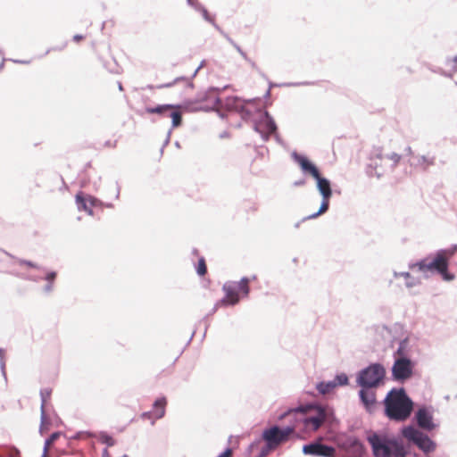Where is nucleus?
<instances>
[{
	"instance_id": "1",
	"label": "nucleus",
	"mask_w": 457,
	"mask_h": 457,
	"mask_svg": "<svg viewBox=\"0 0 457 457\" xmlns=\"http://www.w3.org/2000/svg\"><path fill=\"white\" fill-rule=\"evenodd\" d=\"M385 414L395 421L406 420L413 409V403L404 389H392L384 400Z\"/></svg>"
},
{
	"instance_id": "2",
	"label": "nucleus",
	"mask_w": 457,
	"mask_h": 457,
	"mask_svg": "<svg viewBox=\"0 0 457 457\" xmlns=\"http://www.w3.org/2000/svg\"><path fill=\"white\" fill-rule=\"evenodd\" d=\"M453 255V253L448 251H440L434 257H428L415 263L411 268H418L423 273H438L445 280H453V275L447 272L448 262Z\"/></svg>"
},
{
	"instance_id": "3",
	"label": "nucleus",
	"mask_w": 457,
	"mask_h": 457,
	"mask_svg": "<svg viewBox=\"0 0 457 457\" xmlns=\"http://www.w3.org/2000/svg\"><path fill=\"white\" fill-rule=\"evenodd\" d=\"M375 457H400L403 453V444L396 438H389L376 433L368 436Z\"/></svg>"
},
{
	"instance_id": "4",
	"label": "nucleus",
	"mask_w": 457,
	"mask_h": 457,
	"mask_svg": "<svg viewBox=\"0 0 457 457\" xmlns=\"http://www.w3.org/2000/svg\"><path fill=\"white\" fill-rule=\"evenodd\" d=\"M291 412H300L304 415L302 421L304 428L308 431H316L328 420L329 411L327 408L315 405H306L289 411Z\"/></svg>"
},
{
	"instance_id": "5",
	"label": "nucleus",
	"mask_w": 457,
	"mask_h": 457,
	"mask_svg": "<svg viewBox=\"0 0 457 457\" xmlns=\"http://www.w3.org/2000/svg\"><path fill=\"white\" fill-rule=\"evenodd\" d=\"M294 431L295 428L291 427L280 428L274 426L265 429L262 432V439L266 442L264 448L270 452L276 450L281 444L286 443L289 439Z\"/></svg>"
},
{
	"instance_id": "6",
	"label": "nucleus",
	"mask_w": 457,
	"mask_h": 457,
	"mask_svg": "<svg viewBox=\"0 0 457 457\" xmlns=\"http://www.w3.org/2000/svg\"><path fill=\"white\" fill-rule=\"evenodd\" d=\"M405 342H402L395 353V361L392 368V375L395 380L403 381L412 375V363L404 357Z\"/></svg>"
},
{
	"instance_id": "7",
	"label": "nucleus",
	"mask_w": 457,
	"mask_h": 457,
	"mask_svg": "<svg viewBox=\"0 0 457 457\" xmlns=\"http://www.w3.org/2000/svg\"><path fill=\"white\" fill-rule=\"evenodd\" d=\"M385 374L386 370L381 364H371L360 372L357 381L362 387H376L382 381Z\"/></svg>"
},
{
	"instance_id": "8",
	"label": "nucleus",
	"mask_w": 457,
	"mask_h": 457,
	"mask_svg": "<svg viewBox=\"0 0 457 457\" xmlns=\"http://www.w3.org/2000/svg\"><path fill=\"white\" fill-rule=\"evenodd\" d=\"M402 434L403 437L411 441L425 453H430L435 450V443L427 435L411 426L403 428Z\"/></svg>"
},
{
	"instance_id": "9",
	"label": "nucleus",
	"mask_w": 457,
	"mask_h": 457,
	"mask_svg": "<svg viewBox=\"0 0 457 457\" xmlns=\"http://www.w3.org/2000/svg\"><path fill=\"white\" fill-rule=\"evenodd\" d=\"M219 93L218 89L210 88L200 93L195 103L199 104L200 109L205 111L218 109L220 106Z\"/></svg>"
},
{
	"instance_id": "10",
	"label": "nucleus",
	"mask_w": 457,
	"mask_h": 457,
	"mask_svg": "<svg viewBox=\"0 0 457 457\" xmlns=\"http://www.w3.org/2000/svg\"><path fill=\"white\" fill-rule=\"evenodd\" d=\"M315 179L317 181V187L322 195V203L319 211L316 213L311 215L310 218H316L319 215L326 212L328 209L329 199L332 195L330 183L327 179L322 178L320 174L318 178H315Z\"/></svg>"
},
{
	"instance_id": "11",
	"label": "nucleus",
	"mask_w": 457,
	"mask_h": 457,
	"mask_svg": "<svg viewBox=\"0 0 457 457\" xmlns=\"http://www.w3.org/2000/svg\"><path fill=\"white\" fill-rule=\"evenodd\" d=\"M406 151L410 165L417 170H427L435 163V157L430 154H416L410 146L406 148Z\"/></svg>"
},
{
	"instance_id": "12",
	"label": "nucleus",
	"mask_w": 457,
	"mask_h": 457,
	"mask_svg": "<svg viewBox=\"0 0 457 457\" xmlns=\"http://www.w3.org/2000/svg\"><path fill=\"white\" fill-rule=\"evenodd\" d=\"M145 111L150 114H165L168 111H170V116L172 119V126L177 128L181 125L182 114L178 106L163 104L156 107H147Z\"/></svg>"
},
{
	"instance_id": "13",
	"label": "nucleus",
	"mask_w": 457,
	"mask_h": 457,
	"mask_svg": "<svg viewBox=\"0 0 457 457\" xmlns=\"http://www.w3.org/2000/svg\"><path fill=\"white\" fill-rule=\"evenodd\" d=\"M225 295L224 297L217 302L215 308H219L226 305H235L239 302V293L236 282H227L222 287Z\"/></svg>"
},
{
	"instance_id": "14",
	"label": "nucleus",
	"mask_w": 457,
	"mask_h": 457,
	"mask_svg": "<svg viewBox=\"0 0 457 457\" xmlns=\"http://www.w3.org/2000/svg\"><path fill=\"white\" fill-rule=\"evenodd\" d=\"M304 454L318 456V457H335L336 450L332 446L323 445L320 442L305 445L303 447Z\"/></svg>"
},
{
	"instance_id": "15",
	"label": "nucleus",
	"mask_w": 457,
	"mask_h": 457,
	"mask_svg": "<svg viewBox=\"0 0 457 457\" xmlns=\"http://www.w3.org/2000/svg\"><path fill=\"white\" fill-rule=\"evenodd\" d=\"M293 158L295 162L300 166L303 173L311 175L312 178H318L320 174L318 168L308 160L307 157L294 154Z\"/></svg>"
},
{
	"instance_id": "16",
	"label": "nucleus",
	"mask_w": 457,
	"mask_h": 457,
	"mask_svg": "<svg viewBox=\"0 0 457 457\" xmlns=\"http://www.w3.org/2000/svg\"><path fill=\"white\" fill-rule=\"evenodd\" d=\"M416 420L419 427L423 429L431 430L435 428L432 416L425 408H421L417 411Z\"/></svg>"
},
{
	"instance_id": "17",
	"label": "nucleus",
	"mask_w": 457,
	"mask_h": 457,
	"mask_svg": "<svg viewBox=\"0 0 457 457\" xmlns=\"http://www.w3.org/2000/svg\"><path fill=\"white\" fill-rule=\"evenodd\" d=\"M360 397L368 410H371L376 403V393L371 388L363 387L360 391Z\"/></svg>"
},
{
	"instance_id": "18",
	"label": "nucleus",
	"mask_w": 457,
	"mask_h": 457,
	"mask_svg": "<svg viewBox=\"0 0 457 457\" xmlns=\"http://www.w3.org/2000/svg\"><path fill=\"white\" fill-rule=\"evenodd\" d=\"M167 400L165 397L158 398L153 404V416L154 420H159L165 414Z\"/></svg>"
},
{
	"instance_id": "19",
	"label": "nucleus",
	"mask_w": 457,
	"mask_h": 457,
	"mask_svg": "<svg viewBox=\"0 0 457 457\" xmlns=\"http://www.w3.org/2000/svg\"><path fill=\"white\" fill-rule=\"evenodd\" d=\"M346 451L351 454L361 457L364 454L365 448L360 441L353 439L350 442L349 446L346 448Z\"/></svg>"
},
{
	"instance_id": "20",
	"label": "nucleus",
	"mask_w": 457,
	"mask_h": 457,
	"mask_svg": "<svg viewBox=\"0 0 457 457\" xmlns=\"http://www.w3.org/2000/svg\"><path fill=\"white\" fill-rule=\"evenodd\" d=\"M336 386L337 383L334 381L321 382L317 386V389L320 394L326 395L329 394Z\"/></svg>"
},
{
	"instance_id": "21",
	"label": "nucleus",
	"mask_w": 457,
	"mask_h": 457,
	"mask_svg": "<svg viewBox=\"0 0 457 457\" xmlns=\"http://www.w3.org/2000/svg\"><path fill=\"white\" fill-rule=\"evenodd\" d=\"M237 286L238 293L241 292L244 295H248L249 294V279L247 278H243L239 282H236Z\"/></svg>"
},
{
	"instance_id": "22",
	"label": "nucleus",
	"mask_w": 457,
	"mask_h": 457,
	"mask_svg": "<svg viewBox=\"0 0 457 457\" xmlns=\"http://www.w3.org/2000/svg\"><path fill=\"white\" fill-rule=\"evenodd\" d=\"M62 436L61 432L53 433L48 439H46L44 446L45 455L48 453L49 449L53 446L54 442Z\"/></svg>"
},
{
	"instance_id": "23",
	"label": "nucleus",
	"mask_w": 457,
	"mask_h": 457,
	"mask_svg": "<svg viewBox=\"0 0 457 457\" xmlns=\"http://www.w3.org/2000/svg\"><path fill=\"white\" fill-rule=\"evenodd\" d=\"M52 395V389L51 388H44L40 391V395L42 399V404H41V410L42 411L45 409V405L46 402L50 399Z\"/></svg>"
},
{
	"instance_id": "24",
	"label": "nucleus",
	"mask_w": 457,
	"mask_h": 457,
	"mask_svg": "<svg viewBox=\"0 0 457 457\" xmlns=\"http://www.w3.org/2000/svg\"><path fill=\"white\" fill-rule=\"evenodd\" d=\"M196 271H197L198 275H200V276H204L207 273V266H206V262H205V260L204 257H201L198 260V263L196 266Z\"/></svg>"
},
{
	"instance_id": "25",
	"label": "nucleus",
	"mask_w": 457,
	"mask_h": 457,
	"mask_svg": "<svg viewBox=\"0 0 457 457\" xmlns=\"http://www.w3.org/2000/svg\"><path fill=\"white\" fill-rule=\"evenodd\" d=\"M76 202L78 204V206H79V210L88 211V207L87 205V202H86V200L84 199V197L80 194H78L76 195Z\"/></svg>"
},
{
	"instance_id": "26",
	"label": "nucleus",
	"mask_w": 457,
	"mask_h": 457,
	"mask_svg": "<svg viewBox=\"0 0 457 457\" xmlns=\"http://www.w3.org/2000/svg\"><path fill=\"white\" fill-rule=\"evenodd\" d=\"M100 441L103 444H105L107 446H112L115 444V440L107 434H101L100 436Z\"/></svg>"
},
{
	"instance_id": "27",
	"label": "nucleus",
	"mask_w": 457,
	"mask_h": 457,
	"mask_svg": "<svg viewBox=\"0 0 457 457\" xmlns=\"http://www.w3.org/2000/svg\"><path fill=\"white\" fill-rule=\"evenodd\" d=\"M386 159L392 162V166H396L401 161V155L396 153H392L385 156Z\"/></svg>"
},
{
	"instance_id": "28",
	"label": "nucleus",
	"mask_w": 457,
	"mask_h": 457,
	"mask_svg": "<svg viewBox=\"0 0 457 457\" xmlns=\"http://www.w3.org/2000/svg\"><path fill=\"white\" fill-rule=\"evenodd\" d=\"M333 381L337 383V386H344L348 383V378L345 374L342 373V374L337 375Z\"/></svg>"
},
{
	"instance_id": "29",
	"label": "nucleus",
	"mask_w": 457,
	"mask_h": 457,
	"mask_svg": "<svg viewBox=\"0 0 457 457\" xmlns=\"http://www.w3.org/2000/svg\"><path fill=\"white\" fill-rule=\"evenodd\" d=\"M45 424H46V415H45V411H43L42 416H41V426H40V433L41 434H44L46 430V427H45Z\"/></svg>"
},
{
	"instance_id": "30",
	"label": "nucleus",
	"mask_w": 457,
	"mask_h": 457,
	"mask_svg": "<svg viewBox=\"0 0 457 457\" xmlns=\"http://www.w3.org/2000/svg\"><path fill=\"white\" fill-rule=\"evenodd\" d=\"M233 451L230 448L226 449L222 453H220L218 457H232Z\"/></svg>"
},
{
	"instance_id": "31",
	"label": "nucleus",
	"mask_w": 457,
	"mask_h": 457,
	"mask_svg": "<svg viewBox=\"0 0 457 457\" xmlns=\"http://www.w3.org/2000/svg\"><path fill=\"white\" fill-rule=\"evenodd\" d=\"M141 418H142V419H152V420H152V424H154V420H154V416H153V412H152V411H147V412H144V413L141 415Z\"/></svg>"
},
{
	"instance_id": "32",
	"label": "nucleus",
	"mask_w": 457,
	"mask_h": 457,
	"mask_svg": "<svg viewBox=\"0 0 457 457\" xmlns=\"http://www.w3.org/2000/svg\"><path fill=\"white\" fill-rule=\"evenodd\" d=\"M56 278V272L54 271H52V272H49L46 277V279L50 281V282H53L54 280V278Z\"/></svg>"
},
{
	"instance_id": "33",
	"label": "nucleus",
	"mask_w": 457,
	"mask_h": 457,
	"mask_svg": "<svg viewBox=\"0 0 457 457\" xmlns=\"http://www.w3.org/2000/svg\"><path fill=\"white\" fill-rule=\"evenodd\" d=\"M270 451L263 447L257 457H266L270 454Z\"/></svg>"
},
{
	"instance_id": "34",
	"label": "nucleus",
	"mask_w": 457,
	"mask_h": 457,
	"mask_svg": "<svg viewBox=\"0 0 457 457\" xmlns=\"http://www.w3.org/2000/svg\"><path fill=\"white\" fill-rule=\"evenodd\" d=\"M20 264L21 265H26V266H29V267H31V268H36L37 266L32 263L31 262H28V261H20Z\"/></svg>"
},
{
	"instance_id": "35",
	"label": "nucleus",
	"mask_w": 457,
	"mask_h": 457,
	"mask_svg": "<svg viewBox=\"0 0 457 457\" xmlns=\"http://www.w3.org/2000/svg\"><path fill=\"white\" fill-rule=\"evenodd\" d=\"M83 38L84 37L82 35H75L73 37V40L77 43L80 42Z\"/></svg>"
},
{
	"instance_id": "36",
	"label": "nucleus",
	"mask_w": 457,
	"mask_h": 457,
	"mask_svg": "<svg viewBox=\"0 0 457 457\" xmlns=\"http://www.w3.org/2000/svg\"><path fill=\"white\" fill-rule=\"evenodd\" d=\"M103 457H110L108 451L105 449L103 453Z\"/></svg>"
},
{
	"instance_id": "37",
	"label": "nucleus",
	"mask_w": 457,
	"mask_h": 457,
	"mask_svg": "<svg viewBox=\"0 0 457 457\" xmlns=\"http://www.w3.org/2000/svg\"><path fill=\"white\" fill-rule=\"evenodd\" d=\"M276 129L275 125L273 123L270 124V131H273Z\"/></svg>"
},
{
	"instance_id": "38",
	"label": "nucleus",
	"mask_w": 457,
	"mask_h": 457,
	"mask_svg": "<svg viewBox=\"0 0 457 457\" xmlns=\"http://www.w3.org/2000/svg\"><path fill=\"white\" fill-rule=\"evenodd\" d=\"M400 457H407V453H406V450H405V447L403 446V455H401Z\"/></svg>"
},
{
	"instance_id": "39",
	"label": "nucleus",
	"mask_w": 457,
	"mask_h": 457,
	"mask_svg": "<svg viewBox=\"0 0 457 457\" xmlns=\"http://www.w3.org/2000/svg\"><path fill=\"white\" fill-rule=\"evenodd\" d=\"M374 165H375V168H377L378 163H377V162H376V161L374 162Z\"/></svg>"
},
{
	"instance_id": "40",
	"label": "nucleus",
	"mask_w": 457,
	"mask_h": 457,
	"mask_svg": "<svg viewBox=\"0 0 457 457\" xmlns=\"http://www.w3.org/2000/svg\"><path fill=\"white\" fill-rule=\"evenodd\" d=\"M43 457H48V456H47V454L46 455L44 454Z\"/></svg>"
}]
</instances>
